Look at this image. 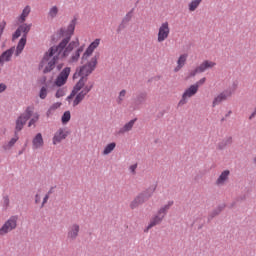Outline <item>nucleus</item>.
<instances>
[{"instance_id": "nucleus-1", "label": "nucleus", "mask_w": 256, "mask_h": 256, "mask_svg": "<svg viewBox=\"0 0 256 256\" xmlns=\"http://www.w3.org/2000/svg\"><path fill=\"white\" fill-rule=\"evenodd\" d=\"M99 45H101V39L97 38L88 46L81 58L83 66L78 68L74 73V79H78V77H81V79L74 86L71 94L67 97V101H71L76 95L73 101V107H77V105L85 99L89 91L93 89V83L85 84L87 83V77L97 69L99 56L95 55L91 58V55H93V52Z\"/></svg>"}, {"instance_id": "nucleus-2", "label": "nucleus", "mask_w": 256, "mask_h": 256, "mask_svg": "<svg viewBox=\"0 0 256 256\" xmlns=\"http://www.w3.org/2000/svg\"><path fill=\"white\" fill-rule=\"evenodd\" d=\"M77 25V18L71 20L67 28L60 29V35L64 38L58 46H52L45 54L40 62L39 69L43 73H51L55 69V64L63 59H67L74 49L79 45V39L71 41V37L75 33V26ZM71 41V42H70Z\"/></svg>"}, {"instance_id": "nucleus-3", "label": "nucleus", "mask_w": 256, "mask_h": 256, "mask_svg": "<svg viewBox=\"0 0 256 256\" xmlns=\"http://www.w3.org/2000/svg\"><path fill=\"white\" fill-rule=\"evenodd\" d=\"M173 207V201H169L166 205L162 206L156 215L152 217L150 220V223L147 227V229H152V227H155L157 225H161L163 222V219H165V215H167V211Z\"/></svg>"}, {"instance_id": "nucleus-4", "label": "nucleus", "mask_w": 256, "mask_h": 256, "mask_svg": "<svg viewBox=\"0 0 256 256\" xmlns=\"http://www.w3.org/2000/svg\"><path fill=\"white\" fill-rule=\"evenodd\" d=\"M32 115H33V108L28 107L25 110V112L19 116V118L16 120L15 135H17V133H19V131H21L23 129V127L25 126L27 121H29V119H31Z\"/></svg>"}, {"instance_id": "nucleus-5", "label": "nucleus", "mask_w": 256, "mask_h": 256, "mask_svg": "<svg viewBox=\"0 0 256 256\" xmlns=\"http://www.w3.org/2000/svg\"><path fill=\"white\" fill-rule=\"evenodd\" d=\"M198 91H199V84H193L189 88H187L182 94V98L178 103L179 107H183V105H187V101H189L191 97H195Z\"/></svg>"}, {"instance_id": "nucleus-6", "label": "nucleus", "mask_w": 256, "mask_h": 256, "mask_svg": "<svg viewBox=\"0 0 256 256\" xmlns=\"http://www.w3.org/2000/svg\"><path fill=\"white\" fill-rule=\"evenodd\" d=\"M19 217L11 216L0 228V235H7V233H11L14 229H17V221Z\"/></svg>"}, {"instance_id": "nucleus-7", "label": "nucleus", "mask_w": 256, "mask_h": 256, "mask_svg": "<svg viewBox=\"0 0 256 256\" xmlns=\"http://www.w3.org/2000/svg\"><path fill=\"white\" fill-rule=\"evenodd\" d=\"M171 35V27H169V22H163L158 28L157 42L163 43L166 39H169Z\"/></svg>"}, {"instance_id": "nucleus-8", "label": "nucleus", "mask_w": 256, "mask_h": 256, "mask_svg": "<svg viewBox=\"0 0 256 256\" xmlns=\"http://www.w3.org/2000/svg\"><path fill=\"white\" fill-rule=\"evenodd\" d=\"M215 65H217L215 62L205 60L198 67H196L195 70H192L190 72V77H195L197 75V73H205V71H207V69H213V67H215Z\"/></svg>"}, {"instance_id": "nucleus-9", "label": "nucleus", "mask_w": 256, "mask_h": 256, "mask_svg": "<svg viewBox=\"0 0 256 256\" xmlns=\"http://www.w3.org/2000/svg\"><path fill=\"white\" fill-rule=\"evenodd\" d=\"M69 75H71V68L66 67L64 68L60 74L57 76L56 80L54 81V85L56 87H63L65 83H67V79H69Z\"/></svg>"}, {"instance_id": "nucleus-10", "label": "nucleus", "mask_w": 256, "mask_h": 256, "mask_svg": "<svg viewBox=\"0 0 256 256\" xmlns=\"http://www.w3.org/2000/svg\"><path fill=\"white\" fill-rule=\"evenodd\" d=\"M79 231H81V226H79V224L74 223L70 225L68 228L67 238L70 241H75V239L79 237Z\"/></svg>"}, {"instance_id": "nucleus-11", "label": "nucleus", "mask_w": 256, "mask_h": 256, "mask_svg": "<svg viewBox=\"0 0 256 256\" xmlns=\"http://www.w3.org/2000/svg\"><path fill=\"white\" fill-rule=\"evenodd\" d=\"M67 135H69V132H67L66 129L59 128L54 134L53 145H58V143H61V141L67 139Z\"/></svg>"}, {"instance_id": "nucleus-12", "label": "nucleus", "mask_w": 256, "mask_h": 256, "mask_svg": "<svg viewBox=\"0 0 256 256\" xmlns=\"http://www.w3.org/2000/svg\"><path fill=\"white\" fill-rule=\"evenodd\" d=\"M45 146V140H43V134L37 133L32 139V149H43Z\"/></svg>"}, {"instance_id": "nucleus-13", "label": "nucleus", "mask_w": 256, "mask_h": 256, "mask_svg": "<svg viewBox=\"0 0 256 256\" xmlns=\"http://www.w3.org/2000/svg\"><path fill=\"white\" fill-rule=\"evenodd\" d=\"M151 195H153V189L149 188L148 190L140 193L138 196H136L134 198V201L138 203V205H143L144 201H147V199H149V197H151Z\"/></svg>"}, {"instance_id": "nucleus-14", "label": "nucleus", "mask_w": 256, "mask_h": 256, "mask_svg": "<svg viewBox=\"0 0 256 256\" xmlns=\"http://www.w3.org/2000/svg\"><path fill=\"white\" fill-rule=\"evenodd\" d=\"M151 195H153V189L149 188L148 190L140 193L138 196H136L134 198V201L138 203V205H143L144 201H147V199H149V197H151Z\"/></svg>"}, {"instance_id": "nucleus-15", "label": "nucleus", "mask_w": 256, "mask_h": 256, "mask_svg": "<svg viewBox=\"0 0 256 256\" xmlns=\"http://www.w3.org/2000/svg\"><path fill=\"white\" fill-rule=\"evenodd\" d=\"M85 49V46H80L68 59V63L70 65H73V63H77L79 59H81V54L83 53V50Z\"/></svg>"}, {"instance_id": "nucleus-16", "label": "nucleus", "mask_w": 256, "mask_h": 256, "mask_svg": "<svg viewBox=\"0 0 256 256\" xmlns=\"http://www.w3.org/2000/svg\"><path fill=\"white\" fill-rule=\"evenodd\" d=\"M228 97H229V95L227 94V92H222V93L218 94L212 102V107H217V105H221V103H223V101H227Z\"/></svg>"}, {"instance_id": "nucleus-17", "label": "nucleus", "mask_w": 256, "mask_h": 256, "mask_svg": "<svg viewBox=\"0 0 256 256\" xmlns=\"http://www.w3.org/2000/svg\"><path fill=\"white\" fill-rule=\"evenodd\" d=\"M14 53H15V47H11L10 49H8L2 53L0 55V58H2V61H4V63H9V61H11Z\"/></svg>"}, {"instance_id": "nucleus-18", "label": "nucleus", "mask_w": 256, "mask_h": 256, "mask_svg": "<svg viewBox=\"0 0 256 256\" xmlns=\"http://www.w3.org/2000/svg\"><path fill=\"white\" fill-rule=\"evenodd\" d=\"M187 57H189V55L187 54H181L177 60V67L174 69L175 73H177L178 71H181V69H183V67H185V63H187Z\"/></svg>"}, {"instance_id": "nucleus-19", "label": "nucleus", "mask_w": 256, "mask_h": 256, "mask_svg": "<svg viewBox=\"0 0 256 256\" xmlns=\"http://www.w3.org/2000/svg\"><path fill=\"white\" fill-rule=\"evenodd\" d=\"M25 45H27V38L23 36L20 41L18 42V45L16 47L15 56L19 57L20 53H23V50L25 49Z\"/></svg>"}, {"instance_id": "nucleus-20", "label": "nucleus", "mask_w": 256, "mask_h": 256, "mask_svg": "<svg viewBox=\"0 0 256 256\" xmlns=\"http://www.w3.org/2000/svg\"><path fill=\"white\" fill-rule=\"evenodd\" d=\"M135 121H137V119L130 120L122 128H120V130L118 131L119 135H123L124 133H128V131H131V129H133V126L135 125Z\"/></svg>"}, {"instance_id": "nucleus-21", "label": "nucleus", "mask_w": 256, "mask_h": 256, "mask_svg": "<svg viewBox=\"0 0 256 256\" xmlns=\"http://www.w3.org/2000/svg\"><path fill=\"white\" fill-rule=\"evenodd\" d=\"M29 13H31V6H26L18 17V23H25L27 17H29Z\"/></svg>"}, {"instance_id": "nucleus-22", "label": "nucleus", "mask_w": 256, "mask_h": 256, "mask_svg": "<svg viewBox=\"0 0 256 256\" xmlns=\"http://www.w3.org/2000/svg\"><path fill=\"white\" fill-rule=\"evenodd\" d=\"M229 170H225L221 173V175L218 177L216 184L217 185H224L225 181L229 179Z\"/></svg>"}, {"instance_id": "nucleus-23", "label": "nucleus", "mask_w": 256, "mask_h": 256, "mask_svg": "<svg viewBox=\"0 0 256 256\" xmlns=\"http://www.w3.org/2000/svg\"><path fill=\"white\" fill-rule=\"evenodd\" d=\"M201 3H203V0H192L188 4V9H189L190 13H193V11H197V9L199 8V5H201Z\"/></svg>"}, {"instance_id": "nucleus-24", "label": "nucleus", "mask_w": 256, "mask_h": 256, "mask_svg": "<svg viewBox=\"0 0 256 256\" xmlns=\"http://www.w3.org/2000/svg\"><path fill=\"white\" fill-rule=\"evenodd\" d=\"M115 147H117V144L115 142L107 144L102 152V155H109L110 153H113Z\"/></svg>"}, {"instance_id": "nucleus-25", "label": "nucleus", "mask_w": 256, "mask_h": 256, "mask_svg": "<svg viewBox=\"0 0 256 256\" xmlns=\"http://www.w3.org/2000/svg\"><path fill=\"white\" fill-rule=\"evenodd\" d=\"M21 31V33H24L23 37L27 39V33L31 31V24H22L18 27Z\"/></svg>"}, {"instance_id": "nucleus-26", "label": "nucleus", "mask_w": 256, "mask_h": 256, "mask_svg": "<svg viewBox=\"0 0 256 256\" xmlns=\"http://www.w3.org/2000/svg\"><path fill=\"white\" fill-rule=\"evenodd\" d=\"M59 14V7L52 6L48 12V16L51 17V19H55L57 15Z\"/></svg>"}, {"instance_id": "nucleus-27", "label": "nucleus", "mask_w": 256, "mask_h": 256, "mask_svg": "<svg viewBox=\"0 0 256 256\" xmlns=\"http://www.w3.org/2000/svg\"><path fill=\"white\" fill-rule=\"evenodd\" d=\"M125 97H127V90H121L117 98L118 105H121L125 101Z\"/></svg>"}, {"instance_id": "nucleus-28", "label": "nucleus", "mask_w": 256, "mask_h": 256, "mask_svg": "<svg viewBox=\"0 0 256 256\" xmlns=\"http://www.w3.org/2000/svg\"><path fill=\"white\" fill-rule=\"evenodd\" d=\"M61 121L64 125L69 123V121H71V112L70 111L64 112V114L62 115Z\"/></svg>"}, {"instance_id": "nucleus-29", "label": "nucleus", "mask_w": 256, "mask_h": 256, "mask_svg": "<svg viewBox=\"0 0 256 256\" xmlns=\"http://www.w3.org/2000/svg\"><path fill=\"white\" fill-rule=\"evenodd\" d=\"M39 121V114H34L31 120L28 123V127H32V125H35Z\"/></svg>"}, {"instance_id": "nucleus-30", "label": "nucleus", "mask_w": 256, "mask_h": 256, "mask_svg": "<svg viewBox=\"0 0 256 256\" xmlns=\"http://www.w3.org/2000/svg\"><path fill=\"white\" fill-rule=\"evenodd\" d=\"M40 99H46L47 97V87H42L39 93Z\"/></svg>"}, {"instance_id": "nucleus-31", "label": "nucleus", "mask_w": 256, "mask_h": 256, "mask_svg": "<svg viewBox=\"0 0 256 256\" xmlns=\"http://www.w3.org/2000/svg\"><path fill=\"white\" fill-rule=\"evenodd\" d=\"M61 107V102L54 103L48 110L47 115L51 113V111H55V109H59Z\"/></svg>"}, {"instance_id": "nucleus-32", "label": "nucleus", "mask_w": 256, "mask_h": 256, "mask_svg": "<svg viewBox=\"0 0 256 256\" xmlns=\"http://www.w3.org/2000/svg\"><path fill=\"white\" fill-rule=\"evenodd\" d=\"M55 97H57V99H59L61 97H65V88L58 89Z\"/></svg>"}, {"instance_id": "nucleus-33", "label": "nucleus", "mask_w": 256, "mask_h": 256, "mask_svg": "<svg viewBox=\"0 0 256 256\" xmlns=\"http://www.w3.org/2000/svg\"><path fill=\"white\" fill-rule=\"evenodd\" d=\"M17 141H19V136H15L14 138H12L9 143H8V146L9 147H13V145H15V143H17Z\"/></svg>"}, {"instance_id": "nucleus-34", "label": "nucleus", "mask_w": 256, "mask_h": 256, "mask_svg": "<svg viewBox=\"0 0 256 256\" xmlns=\"http://www.w3.org/2000/svg\"><path fill=\"white\" fill-rule=\"evenodd\" d=\"M51 195V191H49L43 198V202L41 205V208L45 207V203H47V201H49V196Z\"/></svg>"}, {"instance_id": "nucleus-35", "label": "nucleus", "mask_w": 256, "mask_h": 256, "mask_svg": "<svg viewBox=\"0 0 256 256\" xmlns=\"http://www.w3.org/2000/svg\"><path fill=\"white\" fill-rule=\"evenodd\" d=\"M21 37V29L18 27V29L13 34V39H19Z\"/></svg>"}, {"instance_id": "nucleus-36", "label": "nucleus", "mask_w": 256, "mask_h": 256, "mask_svg": "<svg viewBox=\"0 0 256 256\" xmlns=\"http://www.w3.org/2000/svg\"><path fill=\"white\" fill-rule=\"evenodd\" d=\"M129 171L135 175V171H137V164H133L129 167Z\"/></svg>"}, {"instance_id": "nucleus-37", "label": "nucleus", "mask_w": 256, "mask_h": 256, "mask_svg": "<svg viewBox=\"0 0 256 256\" xmlns=\"http://www.w3.org/2000/svg\"><path fill=\"white\" fill-rule=\"evenodd\" d=\"M207 81V78H202L198 82L195 83V85H198V89L200 85H204V83Z\"/></svg>"}, {"instance_id": "nucleus-38", "label": "nucleus", "mask_w": 256, "mask_h": 256, "mask_svg": "<svg viewBox=\"0 0 256 256\" xmlns=\"http://www.w3.org/2000/svg\"><path fill=\"white\" fill-rule=\"evenodd\" d=\"M140 204H138L135 200H133L131 203H130V207L131 209H137V207H139Z\"/></svg>"}, {"instance_id": "nucleus-39", "label": "nucleus", "mask_w": 256, "mask_h": 256, "mask_svg": "<svg viewBox=\"0 0 256 256\" xmlns=\"http://www.w3.org/2000/svg\"><path fill=\"white\" fill-rule=\"evenodd\" d=\"M6 89H7V85H5V83H1V84H0V93L5 92Z\"/></svg>"}, {"instance_id": "nucleus-40", "label": "nucleus", "mask_w": 256, "mask_h": 256, "mask_svg": "<svg viewBox=\"0 0 256 256\" xmlns=\"http://www.w3.org/2000/svg\"><path fill=\"white\" fill-rule=\"evenodd\" d=\"M35 203H36V205H39V203H41V195H39V194L35 195Z\"/></svg>"}, {"instance_id": "nucleus-41", "label": "nucleus", "mask_w": 256, "mask_h": 256, "mask_svg": "<svg viewBox=\"0 0 256 256\" xmlns=\"http://www.w3.org/2000/svg\"><path fill=\"white\" fill-rule=\"evenodd\" d=\"M3 203H4L5 207H9L10 201H9V198H8L7 196H5V197L3 198Z\"/></svg>"}, {"instance_id": "nucleus-42", "label": "nucleus", "mask_w": 256, "mask_h": 256, "mask_svg": "<svg viewBox=\"0 0 256 256\" xmlns=\"http://www.w3.org/2000/svg\"><path fill=\"white\" fill-rule=\"evenodd\" d=\"M255 115H256V108H255L254 112L250 115L249 119H253V117H255Z\"/></svg>"}, {"instance_id": "nucleus-43", "label": "nucleus", "mask_w": 256, "mask_h": 256, "mask_svg": "<svg viewBox=\"0 0 256 256\" xmlns=\"http://www.w3.org/2000/svg\"><path fill=\"white\" fill-rule=\"evenodd\" d=\"M57 69H58V71H60V69H63V64H58Z\"/></svg>"}, {"instance_id": "nucleus-44", "label": "nucleus", "mask_w": 256, "mask_h": 256, "mask_svg": "<svg viewBox=\"0 0 256 256\" xmlns=\"http://www.w3.org/2000/svg\"><path fill=\"white\" fill-rule=\"evenodd\" d=\"M229 144H231V138H228L226 143H225V145H229Z\"/></svg>"}, {"instance_id": "nucleus-45", "label": "nucleus", "mask_w": 256, "mask_h": 256, "mask_svg": "<svg viewBox=\"0 0 256 256\" xmlns=\"http://www.w3.org/2000/svg\"><path fill=\"white\" fill-rule=\"evenodd\" d=\"M255 163H256V158L254 159Z\"/></svg>"}]
</instances>
